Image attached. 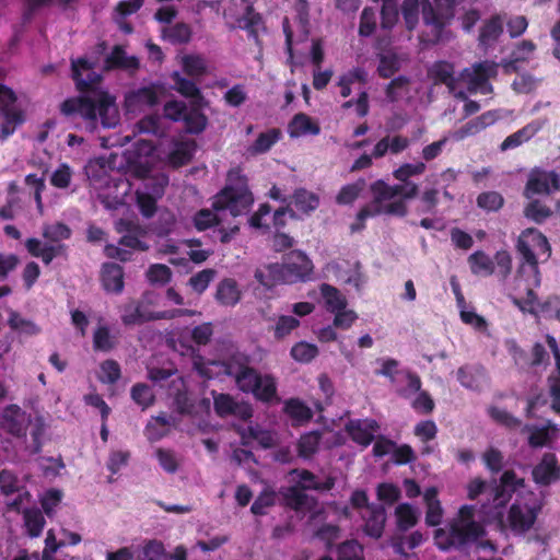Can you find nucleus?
<instances>
[{
	"label": "nucleus",
	"mask_w": 560,
	"mask_h": 560,
	"mask_svg": "<svg viewBox=\"0 0 560 560\" xmlns=\"http://www.w3.org/2000/svg\"><path fill=\"white\" fill-rule=\"evenodd\" d=\"M319 132V126L304 113H299L294 115L289 124V133L291 137H300L308 133L316 136Z\"/></svg>",
	"instance_id": "cd10ccee"
},
{
	"label": "nucleus",
	"mask_w": 560,
	"mask_h": 560,
	"mask_svg": "<svg viewBox=\"0 0 560 560\" xmlns=\"http://www.w3.org/2000/svg\"><path fill=\"white\" fill-rule=\"evenodd\" d=\"M32 443L30 444V453L33 455L39 454L43 447V436L46 431V423L43 416H31V423L28 424Z\"/></svg>",
	"instance_id": "f704fd0d"
},
{
	"label": "nucleus",
	"mask_w": 560,
	"mask_h": 560,
	"mask_svg": "<svg viewBox=\"0 0 560 560\" xmlns=\"http://www.w3.org/2000/svg\"><path fill=\"white\" fill-rule=\"evenodd\" d=\"M118 341L110 334L107 326H98L93 334V348L95 351L109 352L116 348Z\"/></svg>",
	"instance_id": "58836bf2"
},
{
	"label": "nucleus",
	"mask_w": 560,
	"mask_h": 560,
	"mask_svg": "<svg viewBox=\"0 0 560 560\" xmlns=\"http://www.w3.org/2000/svg\"><path fill=\"white\" fill-rule=\"evenodd\" d=\"M485 534L486 530L480 523L448 522L445 528H438L434 532V541L442 551L451 549L462 551L477 542Z\"/></svg>",
	"instance_id": "7ed1b4c3"
},
{
	"label": "nucleus",
	"mask_w": 560,
	"mask_h": 560,
	"mask_svg": "<svg viewBox=\"0 0 560 560\" xmlns=\"http://www.w3.org/2000/svg\"><path fill=\"white\" fill-rule=\"evenodd\" d=\"M467 261L475 276H491L494 272V261L483 250L470 254Z\"/></svg>",
	"instance_id": "c85d7f7f"
},
{
	"label": "nucleus",
	"mask_w": 560,
	"mask_h": 560,
	"mask_svg": "<svg viewBox=\"0 0 560 560\" xmlns=\"http://www.w3.org/2000/svg\"><path fill=\"white\" fill-rule=\"evenodd\" d=\"M431 9L434 15L442 22L451 24L455 15V0H434V3L427 1L422 5V12Z\"/></svg>",
	"instance_id": "473e14b6"
},
{
	"label": "nucleus",
	"mask_w": 560,
	"mask_h": 560,
	"mask_svg": "<svg viewBox=\"0 0 560 560\" xmlns=\"http://www.w3.org/2000/svg\"><path fill=\"white\" fill-rule=\"evenodd\" d=\"M292 199L296 210L303 214H310L319 206V197L305 188L295 189Z\"/></svg>",
	"instance_id": "c756f323"
},
{
	"label": "nucleus",
	"mask_w": 560,
	"mask_h": 560,
	"mask_svg": "<svg viewBox=\"0 0 560 560\" xmlns=\"http://www.w3.org/2000/svg\"><path fill=\"white\" fill-rule=\"evenodd\" d=\"M171 78L174 82V89L183 96L188 98H202L200 89L194 81L182 77L177 71H174Z\"/></svg>",
	"instance_id": "79ce46f5"
},
{
	"label": "nucleus",
	"mask_w": 560,
	"mask_h": 560,
	"mask_svg": "<svg viewBox=\"0 0 560 560\" xmlns=\"http://www.w3.org/2000/svg\"><path fill=\"white\" fill-rule=\"evenodd\" d=\"M364 521L363 533L373 538L380 539L383 536L387 515L382 504H371L366 515H362Z\"/></svg>",
	"instance_id": "dca6fc26"
},
{
	"label": "nucleus",
	"mask_w": 560,
	"mask_h": 560,
	"mask_svg": "<svg viewBox=\"0 0 560 560\" xmlns=\"http://www.w3.org/2000/svg\"><path fill=\"white\" fill-rule=\"evenodd\" d=\"M337 560H364V548L357 539H347L336 548Z\"/></svg>",
	"instance_id": "4c0bfd02"
},
{
	"label": "nucleus",
	"mask_w": 560,
	"mask_h": 560,
	"mask_svg": "<svg viewBox=\"0 0 560 560\" xmlns=\"http://www.w3.org/2000/svg\"><path fill=\"white\" fill-rule=\"evenodd\" d=\"M516 249L523 258L518 272H524L525 266H527L535 277L539 275L537 257L545 256V259H548L551 255L547 237L535 228H528L520 234Z\"/></svg>",
	"instance_id": "20e7f679"
},
{
	"label": "nucleus",
	"mask_w": 560,
	"mask_h": 560,
	"mask_svg": "<svg viewBox=\"0 0 560 560\" xmlns=\"http://www.w3.org/2000/svg\"><path fill=\"white\" fill-rule=\"evenodd\" d=\"M312 260L301 250L285 254L281 264L275 262L255 271V279L264 287L271 289L279 283H296L311 279Z\"/></svg>",
	"instance_id": "f03ea898"
},
{
	"label": "nucleus",
	"mask_w": 560,
	"mask_h": 560,
	"mask_svg": "<svg viewBox=\"0 0 560 560\" xmlns=\"http://www.w3.org/2000/svg\"><path fill=\"white\" fill-rule=\"evenodd\" d=\"M541 511V503L535 500L533 503L514 502L508 512V523L515 535H524L535 524Z\"/></svg>",
	"instance_id": "6e6552de"
},
{
	"label": "nucleus",
	"mask_w": 560,
	"mask_h": 560,
	"mask_svg": "<svg viewBox=\"0 0 560 560\" xmlns=\"http://www.w3.org/2000/svg\"><path fill=\"white\" fill-rule=\"evenodd\" d=\"M195 140L178 142L168 154V162L173 167H182L191 162L196 151Z\"/></svg>",
	"instance_id": "a878e982"
},
{
	"label": "nucleus",
	"mask_w": 560,
	"mask_h": 560,
	"mask_svg": "<svg viewBox=\"0 0 560 560\" xmlns=\"http://www.w3.org/2000/svg\"><path fill=\"white\" fill-rule=\"evenodd\" d=\"M253 203L254 196L245 184L226 185L214 196L212 208L215 211H229L232 217H238L248 212Z\"/></svg>",
	"instance_id": "423d86ee"
},
{
	"label": "nucleus",
	"mask_w": 560,
	"mask_h": 560,
	"mask_svg": "<svg viewBox=\"0 0 560 560\" xmlns=\"http://www.w3.org/2000/svg\"><path fill=\"white\" fill-rule=\"evenodd\" d=\"M3 122L0 127V141H5L12 136L19 125L24 122V114L21 109L1 114Z\"/></svg>",
	"instance_id": "3c124183"
},
{
	"label": "nucleus",
	"mask_w": 560,
	"mask_h": 560,
	"mask_svg": "<svg viewBox=\"0 0 560 560\" xmlns=\"http://www.w3.org/2000/svg\"><path fill=\"white\" fill-rule=\"evenodd\" d=\"M319 292L324 299L325 308L327 312L334 314L347 308V298L336 287L329 283H322L319 285Z\"/></svg>",
	"instance_id": "5701e85b"
},
{
	"label": "nucleus",
	"mask_w": 560,
	"mask_h": 560,
	"mask_svg": "<svg viewBox=\"0 0 560 560\" xmlns=\"http://www.w3.org/2000/svg\"><path fill=\"white\" fill-rule=\"evenodd\" d=\"M533 480L542 487H548L560 479V467L553 453H545L540 462L533 468Z\"/></svg>",
	"instance_id": "f8f14e48"
},
{
	"label": "nucleus",
	"mask_w": 560,
	"mask_h": 560,
	"mask_svg": "<svg viewBox=\"0 0 560 560\" xmlns=\"http://www.w3.org/2000/svg\"><path fill=\"white\" fill-rule=\"evenodd\" d=\"M155 304V294L144 292L139 299H129L121 306V323L125 326L142 325L156 320V312L152 310Z\"/></svg>",
	"instance_id": "0eeeda50"
},
{
	"label": "nucleus",
	"mask_w": 560,
	"mask_h": 560,
	"mask_svg": "<svg viewBox=\"0 0 560 560\" xmlns=\"http://www.w3.org/2000/svg\"><path fill=\"white\" fill-rule=\"evenodd\" d=\"M424 30L419 34V42L423 47H431L448 39V24L440 21L431 9L422 12Z\"/></svg>",
	"instance_id": "9d476101"
},
{
	"label": "nucleus",
	"mask_w": 560,
	"mask_h": 560,
	"mask_svg": "<svg viewBox=\"0 0 560 560\" xmlns=\"http://www.w3.org/2000/svg\"><path fill=\"white\" fill-rule=\"evenodd\" d=\"M284 412L291 419L300 422H307L313 418L311 408L298 398H290L285 401Z\"/></svg>",
	"instance_id": "a19ab883"
},
{
	"label": "nucleus",
	"mask_w": 560,
	"mask_h": 560,
	"mask_svg": "<svg viewBox=\"0 0 560 560\" xmlns=\"http://www.w3.org/2000/svg\"><path fill=\"white\" fill-rule=\"evenodd\" d=\"M60 113L67 118L80 116L86 121L90 131H94L100 117L104 128H114L119 122V112L115 97L102 92L97 101L89 96H74L60 104Z\"/></svg>",
	"instance_id": "f257e3e1"
},
{
	"label": "nucleus",
	"mask_w": 560,
	"mask_h": 560,
	"mask_svg": "<svg viewBox=\"0 0 560 560\" xmlns=\"http://www.w3.org/2000/svg\"><path fill=\"white\" fill-rule=\"evenodd\" d=\"M454 66L447 61H436L428 70V75L435 84H444L452 92L456 86V79L454 78Z\"/></svg>",
	"instance_id": "4be33fe9"
},
{
	"label": "nucleus",
	"mask_w": 560,
	"mask_h": 560,
	"mask_svg": "<svg viewBox=\"0 0 560 560\" xmlns=\"http://www.w3.org/2000/svg\"><path fill=\"white\" fill-rule=\"evenodd\" d=\"M124 268L115 262H104L101 268V282L108 293L120 294L125 288Z\"/></svg>",
	"instance_id": "a211bd4d"
},
{
	"label": "nucleus",
	"mask_w": 560,
	"mask_h": 560,
	"mask_svg": "<svg viewBox=\"0 0 560 560\" xmlns=\"http://www.w3.org/2000/svg\"><path fill=\"white\" fill-rule=\"evenodd\" d=\"M524 485L525 480L518 478L514 470H505L500 477L499 485L494 487L493 501L499 506L505 505L516 489Z\"/></svg>",
	"instance_id": "4468645a"
},
{
	"label": "nucleus",
	"mask_w": 560,
	"mask_h": 560,
	"mask_svg": "<svg viewBox=\"0 0 560 560\" xmlns=\"http://www.w3.org/2000/svg\"><path fill=\"white\" fill-rule=\"evenodd\" d=\"M217 301L225 306H234L241 300V291L237 282L232 278H225L219 282L215 292Z\"/></svg>",
	"instance_id": "393cba45"
},
{
	"label": "nucleus",
	"mask_w": 560,
	"mask_h": 560,
	"mask_svg": "<svg viewBox=\"0 0 560 560\" xmlns=\"http://www.w3.org/2000/svg\"><path fill=\"white\" fill-rule=\"evenodd\" d=\"M43 236L50 243H61L72 236V230L62 222H55L44 225Z\"/></svg>",
	"instance_id": "de8ad7c7"
},
{
	"label": "nucleus",
	"mask_w": 560,
	"mask_h": 560,
	"mask_svg": "<svg viewBox=\"0 0 560 560\" xmlns=\"http://www.w3.org/2000/svg\"><path fill=\"white\" fill-rule=\"evenodd\" d=\"M117 231L119 233H125L118 241L120 246L140 252L149 249V245L141 240L145 236L147 232L138 223L129 220H120Z\"/></svg>",
	"instance_id": "ddd939ff"
},
{
	"label": "nucleus",
	"mask_w": 560,
	"mask_h": 560,
	"mask_svg": "<svg viewBox=\"0 0 560 560\" xmlns=\"http://www.w3.org/2000/svg\"><path fill=\"white\" fill-rule=\"evenodd\" d=\"M91 63L85 58H79L71 62L72 79L75 82L77 90L81 93L89 92L93 89L94 79L91 77L94 75V73L89 74V80H84L81 73V70H91Z\"/></svg>",
	"instance_id": "2f4dec72"
},
{
	"label": "nucleus",
	"mask_w": 560,
	"mask_h": 560,
	"mask_svg": "<svg viewBox=\"0 0 560 560\" xmlns=\"http://www.w3.org/2000/svg\"><path fill=\"white\" fill-rule=\"evenodd\" d=\"M183 121L186 132L190 135H200L208 126V117L200 109L195 107L187 110Z\"/></svg>",
	"instance_id": "c9c22d12"
},
{
	"label": "nucleus",
	"mask_w": 560,
	"mask_h": 560,
	"mask_svg": "<svg viewBox=\"0 0 560 560\" xmlns=\"http://www.w3.org/2000/svg\"><path fill=\"white\" fill-rule=\"evenodd\" d=\"M364 179L342 186L336 196V202L342 206L352 205L364 189Z\"/></svg>",
	"instance_id": "8fccbe9b"
},
{
	"label": "nucleus",
	"mask_w": 560,
	"mask_h": 560,
	"mask_svg": "<svg viewBox=\"0 0 560 560\" xmlns=\"http://www.w3.org/2000/svg\"><path fill=\"white\" fill-rule=\"evenodd\" d=\"M377 428V423L375 420H371L369 427H364L361 420H350L346 424V431L350 439L363 446H369L374 440L373 431Z\"/></svg>",
	"instance_id": "412c9836"
},
{
	"label": "nucleus",
	"mask_w": 560,
	"mask_h": 560,
	"mask_svg": "<svg viewBox=\"0 0 560 560\" xmlns=\"http://www.w3.org/2000/svg\"><path fill=\"white\" fill-rule=\"evenodd\" d=\"M306 489L299 488V486H291L281 492L284 505L291 510H302L306 502L307 495L304 493Z\"/></svg>",
	"instance_id": "49530a36"
},
{
	"label": "nucleus",
	"mask_w": 560,
	"mask_h": 560,
	"mask_svg": "<svg viewBox=\"0 0 560 560\" xmlns=\"http://www.w3.org/2000/svg\"><path fill=\"white\" fill-rule=\"evenodd\" d=\"M545 125V121L533 120L514 133L508 136L500 144L501 151H508L522 145L530 140Z\"/></svg>",
	"instance_id": "aec40b11"
},
{
	"label": "nucleus",
	"mask_w": 560,
	"mask_h": 560,
	"mask_svg": "<svg viewBox=\"0 0 560 560\" xmlns=\"http://www.w3.org/2000/svg\"><path fill=\"white\" fill-rule=\"evenodd\" d=\"M23 520L30 537L35 538L42 535L46 521L39 509H25L23 511Z\"/></svg>",
	"instance_id": "72a5a7b5"
},
{
	"label": "nucleus",
	"mask_w": 560,
	"mask_h": 560,
	"mask_svg": "<svg viewBox=\"0 0 560 560\" xmlns=\"http://www.w3.org/2000/svg\"><path fill=\"white\" fill-rule=\"evenodd\" d=\"M170 422L165 417H156L153 422L145 427V435L150 442H156L168 433Z\"/></svg>",
	"instance_id": "680f3d73"
},
{
	"label": "nucleus",
	"mask_w": 560,
	"mask_h": 560,
	"mask_svg": "<svg viewBox=\"0 0 560 560\" xmlns=\"http://www.w3.org/2000/svg\"><path fill=\"white\" fill-rule=\"evenodd\" d=\"M142 560H171L170 555L165 551L163 542L152 539L149 540L142 550Z\"/></svg>",
	"instance_id": "774afa93"
},
{
	"label": "nucleus",
	"mask_w": 560,
	"mask_h": 560,
	"mask_svg": "<svg viewBox=\"0 0 560 560\" xmlns=\"http://www.w3.org/2000/svg\"><path fill=\"white\" fill-rule=\"evenodd\" d=\"M31 416L19 405L11 404L0 413V428L14 438L25 439L28 424L31 423Z\"/></svg>",
	"instance_id": "1a4fd4ad"
},
{
	"label": "nucleus",
	"mask_w": 560,
	"mask_h": 560,
	"mask_svg": "<svg viewBox=\"0 0 560 560\" xmlns=\"http://www.w3.org/2000/svg\"><path fill=\"white\" fill-rule=\"evenodd\" d=\"M213 408L215 413L221 417L238 416L247 420L252 417V409L247 405H240L229 394H218L213 397Z\"/></svg>",
	"instance_id": "2eb2a0df"
},
{
	"label": "nucleus",
	"mask_w": 560,
	"mask_h": 560,
	"mask_svg": "<svg viewBox=\"0 0 560 560\" xmlns=\"http://www.w3.org/2000/svg\"><path fill=\"white\" fill-rule=\"evenodd\" d=\"M130 395L132 400L142 409L151 407L155 401L152 388L144 383H137L131 387Z\"/></svg>",
	"instance_id": "5fc2aeb1"
},
{
	"label": "nucleus",
	"mask_w": 560,
	"mask_h": 560,
	"mask_svg": "<svg viewBox=\"0 0 560 560\" xmlns=\"http://www.w3.org/2000/svg\"><path fill=\"white\" fill-rule=\"evenodd\" d=\"M105 68L110 69H138L139 60L135 56H127L120 45L114 46L110 54L105 59Z\"/></svg>",
	"instance_id": "b1692460"
},
{
	"label": "nucleus",
	"mask_w": 560,
	"mask_h": 560,
	"mask_svg": "<svg viewBox=\"0 0 560 560\" xmlns=\"http://www.w3.org/2000/svg\"><path fill=\"white\" fill-rule=\"evenodd\" d=\"M427 512L425 523L429 526H438L442 522L443 509L441 502L438 499V490L434 487L428 488L423 495Z\"/></svg>",
	"instance_id": "bb28decb"
},
{
	"label": "nucleus",
	"mask_w": 560,
	"mask_h": 560,
	"mask_svg": "<svg viewBox=\"0 0 560 560\" xmlns=\"http://www.w3.org/2000/svg\"><path fill=\"white\" fill-rule=\"evenodd\" d=\"M498 118L499 116L495 110L485 112L480 116L470 119L460 128L455 130L453 132V138L456 141H462L467 137L476 136L487 127L492 126L498 120Z\"/></svg>",
	"instance_id": "f3484780"
},
{
	"label": "nucleus",
	"mask_w": 560,
	"mask_h": 560,
	"mask_svg": "<svg viewBox=\"0 0 560 560\" xmlns=\"http://www.w3.org/2000/svg\"><path fill=\"white\" fill-rule=\"evenodd\" d=\"M524 215L535 223L541 224L552 215V211L540 200L535 199L526 205L524 208Z\"/></svg>",
	"instance_id": "864d4df0"
},
{
	"label": "nucleus",
	"mask_w": 560,
	"mask_h": 560,
	"mask_svg": "<svg viewBox=\"0 0 560 560\" xmlns=\"http://www.w3.org/2000/svg\"><path fill=\"white\" fill-rule=\"evenodd\" d=\"M390 185L383 179H377L370 185L373 196L372 206L383 207L384 202L393 199Z\"/></svg>",
	"instance_id": "e2e57ef3"
},
{
	"label": "nucleus",
	"mask_w": 560,
	"mask_h": 560,
	"mask_svg": "<svg viewBox=\"0 0 560 560\" xmlns=\"http://www.w3.org/2000/svg\"><path fill=\"white\" fill-rule=\"evenodd\" d=\"M322 434L318 431H311L301 435L298 443L299 455L303 458L312 457L318 450Z\"/></svg>",
	"instance_id": "37998d69"
},
{
	"label": "nucleus",
	"mask_w": 560,
	"mask_h": 560,
	"mask_svg": "<svg viewBox=\"0 0 560 560\" xmlns=\"http://www.w3.org/2000/svg\"><path fill=\"white\" fill-rule=\"evenodd\" d=\"M497 63L493 61H481L472 67V72L469 75V83L474 88L483 86L491 77L497 75Z\"/></svg>",
	"instance_id": "7c9ffc66"
},
{
	"label": "nucleus",
	"mask_w": 560,
	"mask_h": 560,
	"mask_svg": "<svg viewBox=\"0 0 560 560\" xmlns=\"http://www.w3.org/2000/svg\"><path fill=\"white\" fill-rule=\"evenodd\" d=\"M488 413L492 420L508 429H516L521 425V420L505 409L492 406L488 409Z\"/></svg>",
	"instance_id": "69168bd1"
},
{
	"label": "nucleus",
	"mask_w": 560,
	"mask_h": 560,
	"mask_svg": "<svg viewBox=\"0 0 560 560\" xmlns=\"http://www.w3.org/2000/svg\"><path fill=\"white\" fill-rule=\"evenodd\" d=\"M8 325L12 330L26 336H35L40 332V328L34 322L23 318L15 311L10 312Z\"/></svg>",
	"instance_id": "ea45409f"
},
{
	"label": "nucleus",
	"mask_w": 560,
	"mask_h": 560,
	"mask_svg": "<svg viewBox=\"0 0 560 560\" xmlns=\"http://www.w3.org/2000/svg\"><path fill=\"white\" fill-rule=\"evenodd\" d=\"M280 138L281 131L278 128H271L261 132L252 144V151L257 154L266 153Z\"/></svg>",
	"instance_id": "09e8293b"
},
{
	"label": "nucleus",
	"mask_w": 560,
	"mask_h": 560,
	"mask_svg": "<svg viewBox=\"0 0 560 560\" xmlns=\"http://www.w3.org/2000/svg\"><path fill=\"white\" fill-rule=\"evenodd\" d=\"M504 32V15L494 13L483 20L478 34V46L482 49L492 48Z\"/></svg>",
	"instance_id": "9b49d317"
},
{
	"label": "nucleus",
	"mask_w": 560,
	"mask_h": 560,
	"mask_svg": "<svg viewBox=\"0 0 560 560\" xmlns=\"http://www.w3.org/2000/svg\"><path fill=\"white\" fill-rule=\"evenodd\" d=\"M477 206L488 212H495L504 206V198L498 191H485L477 197Z\"/></svg>",
	"instance_id": "13d9d810"
},
{
	"label": "nucleus",
	"mask_w": 560,
	"mask_h": 560,
	"mask_svg": "<svg viewBox=\"0 0 560 560\" xmlns=\"http://www.w3.org/2000/svg\"><path fill=\"white\" fill-rule=\"evenodd\" d=\"M252 359L249 355L237 352L229 357L222 365L224 368V373L228 376L233 377L235 381L237 375H240V373L244 371Z\"/></svg>",
	"instance_id": "a18cd8bd"
},
{
	"label": "nucleus",
	"mask_w": 560,
	"mask_h": 560,
	"mask_svg": "<svg viewBox=\"0 0 560 560\" xmlns=\"http://www.w3.org/2000/svg\"><path fill=\"white\" fill-rule=\"evenodd\" d=\"M182 65L184 72L190 77H200L207 70L203 58L197 55L184 56Z\"/></svg>",
	"instance_id": "338daca9"
},
{
	"label": "nucleus",
	"mask_w": 560,
	"mask_h": 560,
	"mask_svg": "<svg viewBox=\"0 0 560 560\" xmlns=\"http://www.w3.org/2000/svg\"><path fill=\"white\" fill-rule=\"evenodd\" d=\"M398 3L396 0H384L381 8V27L390 31L398 21Z\"/></svg>",
	"instance_id": "6e6d98bb"
},
{
	"label": "nucleus",
	"mask_w": 560,
	"mask_h": 560,
	"mask_svg": "<svg viewBox=\"0 0 560 560\" xmlns=\"http://www.w3.org/2000/svg\"><path fill=\"white\" fill-rule=\"evenodd\" d=\"M318 354V348L305 341L295 343L291 349V357L302 363H308Z\"/></svg>",
	"instance_id": "052dcab7"
},
{
	"label": "nucleus",
	"mask_w": 560,
	"mask_h": 560,
	"mask_svg": "<svg viewBox=\"0 0 560 560\" xmlns=\"http://www.w3.org/2000/svg\"><path fill=\"white\" fill-rule=\"evenodd\" d=\"M425 168L427 166L423 162L405 163L394 170L393 176L399 182H408L410 177L423 174Z\"/></svg>",
	"instance_id": "0e129e2a"
},
{
	"label": "nucleus",
	"mask_w": 560,
	"mask_h": 560,
	"mask_svg": "<svg viewBox=\"0 0 560 560\" xmlns=\"http://www.w3.org/2000/svg\"><path fill=\"white\" fill-rule=\"evenodd\" d=\"M237 388L262 402H271L277 399V383L271 374L261 375L250 364L237 375L235 380Z\"/></svg>",
	"instance_id": "39448f33"
},
{
	"label": "nucleus",
	"mask_w": 560,
	"mask_h": 560,
	"mask_svg": "<svg viewBox=\"0 0 560 560\" xmlns=\"http://www.w3.org/2000/svg\"><path fill=\"white\" fill-rule=\"evenodd\" d=\"M277 492L269 486L265 487L264 490L254 500L250 512L256 516H264L267 514V510L276 505Z\"/></svg>",
	"instance_id": "e433bc0d"
},
{
	"label": "nucleus",
	"mask_w": 560,
	"mask_h": 560,
	"mask_svg": "<svg viewBox=\"0 0 560 560\" xmlns=\"http://www.w3.org/2000/svg\"><path fill=\"white\" fill-rule=\"evenodd\" d=\"M24 487L18 476L8 469L0 470V492L3 495H11L20 492Z\"/></svg>",
	"instance_id": "bf43d9fd"
},
{
	"label": "nucleus",
	"mask_w": 560,
	"mask_h": 560,
	"mask_svg": "<svg viewBox=\"0 0 560 560\" xmlns=\"http://www.w3.org/2000/svg\"><path fill=\"white\" fill-rule=\"evenodd\" d=\"M158 104L159 91L154 84L130 91L125 96V105L128 110H136L141 106L153 107Z\"/></svg>",
	"instance_id": "6ab92c4d"
},
{
	"label": "nucleus",
	"mask_w": 560,
	"mask_h": 560,
	"mask_svg": "<svg viewBox=\"0 0 560 560\" xmlns=\"http://www.w3.org/2000/svg\"><path fill=\"white\" fill-rule=\"evenodd\" d=\"M409 84L410 79L407 78L406 75H399L397 78H394L386 86V98L392 103L398 102L401 98L402 94L408 92Z\"/></svg>",
	"instance_id": "4d7b16f0"
},
{
	"label": "nucleus",
	"mask_w": 560,
	"mask_h": 560,
	"mask_svg": "<svg viewBox=\"0 0 560 560\" xmlns=\"http://www.w3.org/2000/svg\"><path fill=\"white\" fill-rule=\"evenodd\" d=\"M241 21L244 22L243 28L247 31L249 37L258 38V31L264 25V21L261 14L255 11L252 3L246 5Z\"/></svg>",
	"instance_id": "603ef678"
},
{
	"label": "nucleus",
	"mask_w": 560,
	"mask_h": 560,
	"mask_svg": "<svg viewBox=\"0 0 560 560\" xmlns=\"http://www.w3.org/2000/svg\"><path fill=\"white\" fill-rule=\"evenodd\" d=\"M395 515L397 518V527L401 532H406L413 527L418 522L415 509L409 503H400L396 506Z\"/></svg>",
	"instance_id": "c03bdc74"
}]
</instances>
